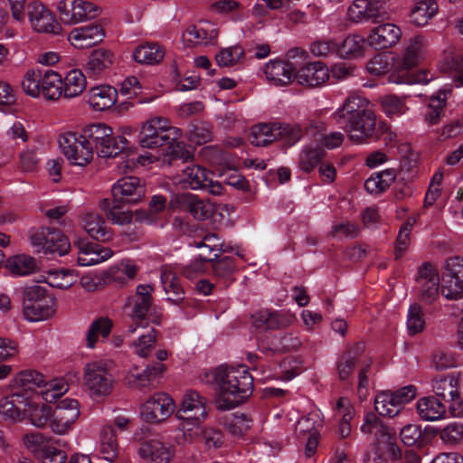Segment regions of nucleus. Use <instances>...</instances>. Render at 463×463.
Instances as JSON below:
<instances>
[{"mask_svg":"<svg viewBox=\"0 0 463 463\" xmlns=\"http://www.w3.org/2000/svg\"><path fill=\"white\" fill-rule=\"evenodd\" d=\"M213 379L221 397L218 408L231 410L244 402L253 392V378L245 365L220 366L213 372Z\"/></svg>","mask_w":463,"mask_h":463,"instance_id":"1","label":"nucleus"},{"mask_svg":"<svg viewBox=\"0 0 463 463\" xmlns=\"http://www.w3.org/2000/svg\"><path fill=\"white\" fill-rule=\"evenodd\" d=\"M113 200L103 199L99 208L112 223L124 225L132 222V213L123 210L124 204H136L146 195V187L136 176L122 177L111 189Z\"/></svg>","mask_w":463,"mask_h":463,"instance_id":"2","label":"nucleus"},{"mask_svg":"<svg viewBox=\"0 0 463 463\" xmlns=\"http://www.w3.org/2000/svg\"><path fill=\"white\" fill-rule=\"evenodd\" d=\"M152 287L149 285H138L136 294L128 298L131 310L129 313V323L127 326L126 335H131L138 328H146L149 323L159 325L162 314L152 307Z\"/></svg>","mask_w":463,"mask_h":463,"instance_id":"3","label":"nucleus"},{"mask_svg":"<svg viewBox=\"0 0 463 463\" xmlns=\"http://www.w3.org/2000/svg\"><path fill=\"white\" fill-rule=\"evenodd\" d=\"M82 135L92 152L97 150L99 156L114 157L123 152L128 144L122 136L114 137L113 130L104 123H96L82 129Z\"/></svg>","mask_w":463,"mask_h":463,"instance_id":"4","label":"nucleus"},{"mask_svg":"<svg viewBox=\"0 0 463 463\" xmlns=\"http://www.w3.org/2000/svg\"><path fill=\"white\" fill-rule=\"evenodd\" d=\"M181 136L182 131L172 127L166 118L153 117L143 123L138 137L142 147L153 149L173 146Z\"/></svg>","mask_w":463,"mask_h":463,"instance_id":"5","label":"nucleus"},{"mask_svg":"<svg viewBox=\"0 0 463 463\" xmlns=\"http://www.w3.org/2000/svg\"><path fill=\"white\" fill-rule=\"evenodd\" d=\"M348 138L354 144H368L379 140L387 130V123L377 118L372 109L343 126Z\"/></svg>","mask_w":463,"mask_h":463,"instance_id":"6","label":"nucleus"},{"mask_svg":"<svg viewBox=\"0 0 463 463\" xmlns=\"http://www.w3.org/2000/svg\"><path fill=\"white\" fill-rule=\"evenodd\" d=\"M23 312L30 321H40L51 317L54 312V298L44 287L33 285L23 289Z\"/></svg>","mask_w":463,"mask_h":463,"instance_id":"7","label":"nucleus"},{"mask_svg":"<svg viewBox=\"0 0 463 463\" xmlns=\"http://www.w3.org/2000/svg\"><path fill=\"white\" fill-rule=\"evenodd\" d=\"M83 380L92 398L107 397L113 392L115 381L106 362L88 363L84 367Z\"/></svg>","mask_w":463,"mask_h":463,"instance_id":"8","label":"nucleus"},{"mask_svg":"<svg viewBox=\"0 0 463 463\" xmlns=\"http://www.w3.org/2000/svg\"><path fill=\"white\" fill-rule=\"evenodd\" d=\"M32 244L38 252L44 255L68 253L71 244L68 238L59 230L51 227H42L31 235Z\"/></svg>","mask_w":463,"mask_h":463,"instance_id":"9","label":"nucleus"},{"mask_svg":"<svg viewBox=\"0 0 463 463\" xmlns=\"http://www.w3.org/2000/svg\"><path fill=\"white\" fill-rule=\"evenodd\" d=\"M57 10L63 24L69 25L95 19L99 14L95 4L84 0H60Z\"/></svg>","mask_w":463,"mask_h":463,"instance_id":"10","label":"nucleus"},{"mask_svg":"<svg viewBox=\"0 0 463 463\" xmlns=\"http://www.w3.org/2000/svg\"><path fill=\"white\" fill-rule=\"evenodd\" d=\"M59 145L67 159L74 165L84 166L93 159L92 148L82 133L67 132L60 137Z\"/></svg>","mask_w":463,"mask_h":463,"instance_id":"11","label":"nucleus"},{"mask_svg":"<svg viewBox=\"0 0 463 463\" xmlns=\"http://www.w3.org/2000/svg\"><path fill=\"white\" fill-rule=\"evenodd\" d=\"M80 416V404L77 400H61L52 411L50 429L58 435H64L72 430Z\"/></svg>","mask_w":463,"mask_h":463,"instance_id":"12","label":"nucleus"},{"mask_svg":"<svg viewBox=\"0 0 463 463\" xmlns=\"http://www.w3.org/2000/svg\"><path fill=\"white\" fill-rule=\"evenodd\" d=\"M165 370V365L160 362L147 365L142 372L135 367L127 373L126 382L129 388L146 393L159 386Z\"/></svg>","mask_w":463,"mask_h":463,"instance_id":"13","label":"nucleus"},{"mask_svg":"<svg viewBox=\"0 0 463 463\" xmlns=\"http://www.w3.org/2000/svg\"><path fill=\"white\" fill-rule=\"evenodd\" d=\"M27 14L33 29L37 33L58 35L62 31L55 14L38 0L28 4Z\"/></svg>","mask_w":463,"mask_h":463,"instance_id":"14","label":"nucleus"},{"mask_svg":"<svg viewBox=\"0 0 463 463\" xmlns=\"http://www.w3.org/2000/svg\"><path fill=\"white\" fill-rule=\"evenodd\" d=\"M213 173L197 165H188L183 170L182 180L184 185L193 190H204L213 195H221L223 192L222 184L213 180Z\"/></svg>","mask_w":463,"mask_h":463,"instance_id":"15","label":"nucleus"},{"mask_svg":"<svg viewBox=\"0 0 463 463\" xmlns=\"http://www.w3.org/2000/svg\"><path fill=\"white\" fill-rule=\"evenodd\" d=\"M441 293L447 298H458L463 294V258L449 257L445 260Z\"/></svg>","mask_w":463,"mask_h":463,"instance_id":"16","label":"nucleus"},{"mask_svg":"<svg viewBox=\"0 0 463 463\" xmlns=\"http://www.w3.org/2000/svg\"><path fill=\"white\" fill-rule=\"evenodd\" d=\"M388 0H354L348 8L350 19L355 23H378L388 18Z\"/></svg>","mask_w":463,"mask_h":463,"instance_id":"17","label":"nucleus"},{"mask_svg":"<svg viewBox=\"0 0 463 463\" xmlns=\"http://www.w3.org/2000/svg\"><path fill=\"white\" fill-rule=\"evenodd\" d=\"M416 290L420 301L431 304L439 296V277L438 270L429 262L418 269Z\"/></svg>","mask_w":463,"mask_h":463,"instance_id":"18","label":"nucleus"},{"mask_svg":"<svg viewBox=\"0 0 463 463\" xmlns=\"http://www.w3.org/2000/svg\"><path fill=\"white\" fill-rule=\"evenodd\" d=\"M174 410L173 399L165 392H157L142 405L141 415L147 422H160L167 419Z\"/></svg>","mask_w":463,"mask_h":463,"instance_id":"19","label":"nucleus"},{"mask_svg":"<svg viewBox=\"0 0 463 463\" xmlns=\"http://www.w3.org/2000/svg\"><path fill=\"white\" fill-rule=\"evenodd\" d=\"M320 427L321 420L319 415L315 412L302 417L296 425L297 436L306 442L305 455L307 458L312 457L317 451Z\"/></svg>","mask_w":463,"mask_h":463,"instance_id":"20","label":"nucleus"},{"mask_svg":"<svg viewBox=\"0 0 463 463\" xmlns=\"http://www.w3.org/2000/svg\"><path fill=\"white\" fill-rule=\"evenodd\" d=\"M369 101L358 94H350L343 105L332 115L333 119L342 127L350 121L360 117L364 112L371 110L368 109Z\"/></svg>","mask_w":463,"mask_h":463,"instance_id":"21","label":"nucleus"},{"mask_svg":"<svg viewBox=\"0 0 463 463\" xmlns=\"http://www.w3.org/2000/svg\"><path fill=\"white\" fill-rule=\"evenodd\" d=\"M175 203L181 211L189 213L197 221H205L214 213L213 203L190 193L177 194Z\"/></svg>","mask_w":463,"mask_h":463,"instance_id":"22","label":"nucleus"},{"mask_svg":"<svg viewBox=\"0 0 463 463\" xmlns=\"http://www.w3.org/2000/svg\"><path fill=\"white\" fill-rule=\"evenodd\" d=\"M105 30L98 24L72 29L68 34V41L78 49L90 48L103 41Z\"/></svg>","mask_w":463,"mask_h":463,"instance_id":"23","label":"nucleus"},{"mask_svg":"<svg viewBox=\"0 0 463 463\" xmlns=\"http://www.w3.org/2000/svg\"><path fill=\"white\" fill-rule=\"evenodd\" d=\"M426 46L427 42L423 36L417 35L411 38L404 49L402 57L395 62V71L403 73L416 67L423 57Z\"/></svg>","mask_w":463,"mask_h":463,"instance_id":"24","label":"nucleus"},{"mask_svg":"<svg viewBox=\"0 0 463 463\" xmlns=\"http://www.w3.org/2000/svg\"><path fill=\"white\" fill-rule=\"evenodd\" d=\"M115 60L114 53L104 48H98L90 52L83 69L89 78L99 79L111 68Z\"/></svg>","mask_w":463,"mask_h":463,"instance_id":"25","label":"nucleus"},{"mask_svg":"<svg viewBox=\"0 0 463 463\" xmlns=\"http://www.w3.org/2000/svg\"><path fill=\"white\" fill-rule=\"evenodd\" d=\"M74 246L78 249V263L80 266L95 265L113 255L111 249L84 240H79Z\"/></svg>","mask_w":463,"mask_h":463,"instance_id":"26","label":"nucleus"},{"mask_svg":"<svg viewBox=\"0 0 463 463\" xmlns=\"http://www.w3.org/2000/svg\"><path fill=\"white\" fill-rule=\"evenodd\" d=\"M179 416L205 420L208 416L206 399L196 391L185 392L176 412V417Z\"/></svg>","mask_w":463,"mask_h":463,"instance_id":"27","label":"nucleus"},{"mask_svg":"<svg viewBox=\"0 0 463 463\" xmlns=\"http://www.w3.org/2000/svg\"><path fill=\"white\" fill-rule=\"evenodd\" d=\"M402 35L401 29L393 24H383L373 28L368 36L369 44L375 49L395 45Z\"/></svg>","mask_w":463,"mask_h":463,"instance_id":"28","label":"nucleus"},{"mask_svg":"<svg viewBox=\"0 0 463 463\" xmlns=\"http://www.w3.org/2000/svg\"><path fill=\"white\" fill-rule=\"evenodd\" d=\"M27 406V394L22 392H14L0 402V413L14 421H21L24 419Z\"/></svg>","mask_w":463,"mask_h":463,"instance_id":"29","label":"nucleus"},{"mask_svg":"<svg viewBox=\"0 0 463 463\" xmlns=\"http://www.w3.org/2000/svg\"><path fill=\"white\" fill-rule=\"evenodd\" d=\"M295 78L301 85L317 87L329 79L328 68L321 61H314L300 68Z\"/></svg>","mask_w":463,"mask_h":463,"instance_id":"30","label":"nucleus"},{"mask_svg":"<svg viewBox=\"0 0 463 463\" xmlns=\"http://www.w3.org/2000/svg\"><path fill=\"white\" fill-rule=\"evenodd\" d=\"M364 351V344L358 342L348 346L339 356L336 363V371L339 380L345 381L353 373L355 365L360 363V358Z\"/></svg>","mask_w":463,"mask_h":463,"instance_id":"31","label":"nucleus"},{"mask_svg":"<svg viewBox=\"0 0 463 463\" xmlns=\"http://www.w3.org/2000/svg\"><path fill=\"white\" fill-rule=\"evenodd\" d=\"M80 221L82 227L92 239L103 242L112 240L113 232L99 214L86 213L81 215Z\"/></svg>","mask_w":463,"mask_h":463,"instance_id":"32","label":"nucleus"},{"mask_svg":"<svg viewBox=\"0 0 463 463\" xmlns=\"http://www.w3.org/2000/svg\"><path fill=\"white\" fill-rule=\"evenodd\" d=\"M290 322L291 318L287 315L267 309L260 310L251 316L253 326L261 331L281 329L288 326Z\"/></svg>","mask_w":463,"mask_h":463,"instance_id":"33","label":"nucleus"},{"mask_svg":"<svg viewBox=\"0 0 463 463\" xmlns=\"http://www.w3.org/2000/svg\"><path fill=\"white\" fill-rule=\"evenodd\" d=\"M218 36L217 28L210 23L190 25L183 33L184 41L193 44H213Z\"/></svg>","mask_w":463,"mask_h":463,"instance_id":"34","label":"nucleus"},{"mask_svg":"<svg viewBox=\"0 0 463 463\" xmlns=\"http://www.w3.org/2000/svg\"><path fill=\"white\" fill-rule=\"evenodd\" d=\"M87 102L97 111L106 110L111 108L118 97L117 90L109 85H99L91 88L88 94Z\"/></svg>","mask_w":463,"mask_h":463,"instance_id":"35","label":"nucleus"},{"mask_svg":"<svg viewBox=\"0 0 463 463\" xmlns=\"http://www.w3.org/2000/svg\"><path fill=\"white\" fill-rule=\"evenodd\" d=\"M138 455L145 463H168L171 458L169 449L158 439H149L140 444Z\"/></svg>","mask_w":463,"mask_h":463,"instance_id":"36","label":"nucleus"},{"mask_svg":"<svg viewBox=\"0 0 463 463\" xmlns=\"http://www.w3.org/2000/svg\"><path fill=\"white\" fill-rule=\"evenodd\" d=\"M264 73L267 80L274 85H287L296 74L293 66L283 61H269L265 65Z\"/></svg>","mask_w":463,"mask_h":463,"instance_id":"37","label":"nucleus"},{"mask_svg":"<svg viewBox=\"0 0 463 463\" xmlns=\"http://www.w3.org/2000/svg\"><path fill=\"white\" fill-rule=\"evenodd\" d=\"M416 409L420 418L428 421L438 420L446 414V405L434 396L419 399Z\"/></svg>","mask_w":463,"mask_h":463,"instance_id":"38","label":"nucleus"},{"mask_svg":"<svg viewBox=\"0 0 463 463\" xmlns=\"http://www.w3.org/2000/svg\"><path fill=\"white\" fill-rule=\"evenodd\" d=\"M46 99L55 100L63 94V83L61 76L52 71L47 70L41 78L40 94Z\"/></svg>","mask_w":463,"mask_h":463,"instance_id":"39","label":"nucleus"},{"mask_svg":"<svg viewBox=\"0 0 463 463\" xmlns=\"http://www.w3.org/2000/svg\"><path fill=\"white\" fill-rule=\"evenodd\" d=\"M181 422L179 429L182 431V437L179 439V444L184 446L194 443L202 436L205 420H195L191 417H176Z\"/></svg>","mask_w":463,"mask_h":463,"instance_id":"40","label":"nucleus"},{"mask_svg":"<svg viewBox=\"0 0 463 463\" xmlns=\"http://www.w3.org/2000/svg\"><path fill=\"white\" fill-rule=\"evenodd\" d=\"M279 123H261L251 128V144L264 146L279 139Z\"/></svg>","mask_w":463,"mask_h":463,"instance_id":"41","label":"nucleus"},{"mask_svg":"<svg viewBox=\"0 0 463 463\" xmlns=\"http://www.w3.org/2000/svg\"><path fill=\"white\" fill-rule=\"evenodd\" d=\"M161 282L167 296V300L178 305L184 299V290L175 272L166 269H163Z\"/></svg>","mask_w":463,"mask_h":463,"instance_id":"42","label":"nucleus"},{"mask_svg":"<svg viewBox=\"0 0 463 463\" xmlns=\"http://www.w3.org/2000/svg\"><path fill=\"white\" fill-rule=\"evenodd\" d=\"M52 408L44 403H35L28 396V406L24 411V419L37 428H43L50 424L52 419Z\"/></svg>","mask_w":463,"mask_h":463,"instance_id":"43","label":"nucleus"},{"mask_svg":"<svg viewBox=\"0 0 463 463\" xmlns=\"http://www.w3.org/2000/svg\"><path fill=\"white\" fill-rule=\"evenodd\" d=\"M191 245L198 249H203V251L201 255L207 256V258H212V254L214 258H217L222 252L226 251V249L223 248V241L213 232L203 234L200 240L194 239Z\"/></svg>","mask_w":463,"mask_h":463,"instance_id":"44","label":"nucleus"},{"mask_svg":"<svg viewBox=\"0 0 463 463\" xmlns=\"http://www.w3.org/2000/svg\"><path fill=\"white\" fill-rule=\"evenodd\" d=\"M62 83L63 96L67 99L75 98L86 89V76L80 70L73 69L66 74Z\"/></svg>","mask_w":463,"mask_h":463,"instance_id":"45","label":"nucleus"},{"mask_svg":"<svg viewBox=\"0 0 463 463\" xmlns=\"http://www.w3.org/2000/svg\"><path fill=\"white\" fill-rule=\"evenodd\" d=\"M165 50L158 43H146L137 47L133 52L134 60L138 63L156 64L163 61Z\"/></svg>","mask_w":463,"mask_h":463,"instance_id":"46","label":"nucleus"},{"mask_svg":"<svg viewBox=\"0 0 463 463\" xmlns=\"http://www.w3.org/2000/svg\"><path fill=\"white\" fill-rule=\"evenodd\" d=\"M100 453L105 460L113 463L118 458V441L116 430L106 426L100 432Z\"/></svg>","mask_w":463,"mask_h":463,"instance_id":"47","label":"nucleus"},{"mask_svg":"<svg viewBox=\"0 0 463 463\" xmlns=\"http://www.w3.org/2000/svg\"><path fill=\"white\" fill-rule=\"evenodd\" d=\"M438 4L434 0L418 2L411 9V22L417 26H423L436 14Z\"/></svg>","mask_w":463,"mask_h":463,"instance_id":"48","label":"nucleus"},{"mask_svg":"<svg viewBox=\"0 0 463 463\" xmlns=\"http://www.w3.org/2000/svg\"><path fill=\"white\" fill-rule=\"evenodd\" d=\"M299 345V341L289 335H274L270 344L262 340L259 343V349L263 353H285Z\"/></svg>","mask_w":463,"mask_h":463,"instance_id":"49","label":"nucleus"},{"mask_svg":"<svg viewBox=\"0 0 463 463\" xmlns=\"http://www.w3.org/2000/svg\"><path fill=\"white\" fill-rule=\"evenodd\" d=\"M112 326V321L109 318L104 317H100L93 321L90 324L86 335L87 347L94 348L99 336L102 338H107L111 332Z\"/></svg>","mask_w":463,"mask_h":463,"instance_id":"50","label":"nucleus"},{"mask_svg":"<svg viewBox=\"0 0 463 463\" xmlns=\"http://www.w3.org/2000/svg\"><path fill=\"white\" fill-rule=\"evenodd\" d=\"M44 379V375L41 373L34 370H26L17 374L15 383L22 389L18 392L28 395V392H37V389L43 390Z\"/></svg>","mask_w":463,"mask_h":463,"instance_id":"51","label":"nucleus"},{"mask_svg":"<svg viewBox=\"0 0 463 463\" xmlns=\"http://www.w3.org/2000/svg\"><path fill=\"white\" fill-rule=\"evenodd\" d=\"M432 391L445 401L455 397L458 392V379L454 374L437 377L432 381Z\"/></svg>","mask_w":463,"mask_h":463,"instance_id":"52","label":"nucleus"},{"mask_svg":"<svg viewBox=\"0 0 463 463\" xmlns=\"http://www.w3.org/2000/svg\"><path fill=\"white\" fill-rule=\"evenodd\" d=\"M364 39L358 34L348 35L341 45L338 44L337 53L345 59L356 58L364 53Z\"/></svg>","mask_w":463,"mask_h":463,"instance_id":"53","label":"nucleus"},{"mask_svg":"<svg viewBox=\"0 0 463 463\" xmlns=\"http://www.w3.org/2000/svg\"><path fill=\"white\" fill-rule=\"evenodd\" d=\"M447 93L439 91L438 95L432 96L424 115V119L429 125L438 124L444 115Z\"/></svg>","mask_w":463,"mask_h":463,"instance_id":"54","label":"nucleus"},{"mask_svg":"<svg viewBox=\"0 0 463 463\" xmlns=\"http://www.w3.org/2000/svg\"><path fill=\"white\" fill-rule=\"evenodd\" d=\"M36 267L33 258L27 255H16L8 259L6 268L16 276H25L32 273Z\"/></svg>","mask_w":463,"mask_h":463,"instance_id":"55","label":"nucleus"},{"mask_svg":"<svg viewBox=\"0 0 463 463\" xmlns=\"http://www.w3.org/2000/svg\"><path fill=\"white\" fill-rule=\"evenodd\" d=\"M137 272V265L129 260H125L118 264L111 267L109 270V277L121 284L133 279Z\"/></svg>","mask_w":463,"mask_h":463,"instance_id":"56","label":"nucleus"},{"mask_svg":"<svg viewBox=\"0 0 463 463\" xmlns=\"http://www.w3.org/2000/svg\"><path fill=\"white\" fill-rule=\"evenodd\" d=\"M374 408L380 415L390 418L396 416L401 411L390 391L382 392L376 395Z\"/></svg>","mask_w":463,"mask_h":463,"instance_id":"57","label":"nucleus"},{"mask_svg":"<svg viewBox=\"0 0 463 463\" xmlns=\"http://www.w3.org/2000/svg\"><path fill=\"white\" fill-rule=\"evenodd\" d=\"M325 156V152L319 147H306L299 154L298 166L306 172H311L317 164L322 160Z\"/></svg>","mask_w":463,"mask_h":463,"instance_id":"58","label":"nucleus"},{"mask_svg":"<svg viewBox=\"0 0 463 463\" xmlns=\"http://www.w3.org/2000/svg\"><path fill=\"white\" fill-rule=\"evenodd\" d=\"M188 138L196 145H203L213 139V127L207 122L191 124L188 129Z\"/></svg>","mask_w":463,"mask_h":463,"instance_id":"59","label":"nucleus"},{"mask_svg":"<svg viewBox=\"0 0 463 463\" xmlns=\"http://www.w3.org/2000/svg\"><path fill=\"white\" fill-rule=\"evenodd\" d=\"M67 391L68 384L63 379L53 380L49 383L44 380L40 394L46 402L51 403L61 398Z\"/></svg>","mask_w":463,"mask_h":463,"instance_id":"60","label":"nucleus"},{"mask_svg":"<svg viewBox=\"0 0 463 463\" xmlns=\"http://www.w3.org/2000/svg\"><path fill=\"white\" fill-rule=\"evenodd\" d=\"M244 58V51L235 45L221 50L215 55V60L221 67H231L239 63Z\"/></svg>","mask_w":463,"mask_h":463,"instance_id":"61","label":"nucleus"},{"mask_svg":"<svg viewBox=\"0 0 463 463\" xmlns=\"http://www.w3.org/2000/svg\"><path fill=\"white\" fill-rule=\"evenodd\" d=\"M210 263L213 277L219 279H229L235 269L234 260L231 257H223L221 259L213 258Z\"/></svg>","mask_w":463,"mask_h":463,"instance_id":"62","label":"nucleus"},{"mask_svg":"<svg viewBox=\"0 0 463 463\" xmlns=\"http://www.w3.org/2000/svg\"><path fill=\"white\" fill-rule=\"evenodd\" d=\"M379 102L383 111L388 116L402 115L405 112L406 107L402 99L393 94L381 97Z\"/></svg>","mask_w":463,"mask_h":463,"instance_id":"63","label":"nucleus"},{"mask_svg":"<svg viewBox=\"0 0 463 463\" xmlns=\"http://www.w3.org/2000/svg\"><path fill=\"white\" fill-rule=\"evenodd\" d=\"M36 458L42 463H65L67 454L50 441Z\"/></svg>","mask_w":463,"mask_h":463,"instance_id":"64","label":"nucleus"}]
</instances>
